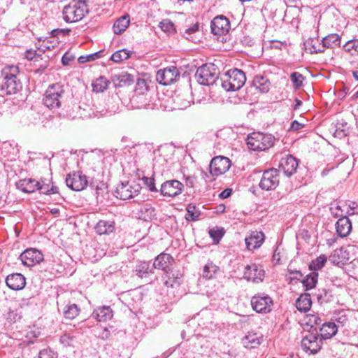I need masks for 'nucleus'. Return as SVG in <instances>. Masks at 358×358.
<instances>
[{"label": "nucleus", "instance_id": "nucleus-1", "mask_svg": "<svg viewBox=\"0 0 358 358\" xmlns=\"http://www.w3.org/2000/svg\"><path fill=\"white\" fill-rule=\"evenodd\" d=\"M19 69L16 66H8L2 71L3 81L1 92L7 95L15 94L22 89V83L18 78Z\"/></svg>", "mask_w": 358, "mask_h": 358}, {"label": "nucleus", "instance_id": "nucleus-2", "mask_svg": "<svg viewBox=\"0 0 358 358\" xmlns=\"http://www.w3.org/2000/svg\"><path fill=\"white\" fill-rule=\"evenodd\" d=\"M245 73L240 69L229 70L220 79V83L222 88L227 91H236L240 90L245 83Z\"/></svg>", "mask_w": 358, "mask_h": 358}, {"label": "nucleus", "instance_id": "nucleus-3", "mask_svg": "<svg viewBox=\"0 0 358 358\" xmlns=\"http://www.w3.org/2000/svg\"><path fill=\"white\" fill-rule=\"evenodd\" d=\"M275 138L271 134L254 132L247 138V145L253 151H265L274 145Z\"/></svg>", "mask_w": 358, "mask_h": 358}, {"label": "nucleus", "instance_id": "nucleus-4", "mask_svg": "<svg viewBox=\"0 0 358 358\" xmlns=\"http://www.w3.org/2000/svg\"><path fill=\"white\" fill-rule=\"evenodd\" d=\"M88 13L85 1H73L66 6L62 11L63 18L66 22H76L81 20Z\"/></svg>", "mask_w": 358, "mask_h": 358}, {"label": "nucleus", "instance_id": "nucleus-5", "mask_svg": "<svg viewBox=\"0 0 358 358\" xmlns=\"http://www.w3.org/2000/svg\"><path fill=\"white\" fill-rule=\"evenodd\" d=\"M219 71L213 64H206L199 67L196 71L195 77L200 85H217Z\"/></svg>", "mask_w": 358, "mask_h": 358}, {"label": "nucleus", "instance_id": "nucleus-6", "mask_svg": "<svg viewBox=\"0 0 358 358\" xmlns=\"http://www.w3.org/2000/svg\"><path fill=\"white\" fill-rule=\"evenodd\" d=\"M64 92L63 86L59 83L50 85L44 94L43 99L44 105L50 109L59 108L61 106L60 99Z\"/></svg>", "mask_w": 358, "mask_h": 358}, {"label": "nucleus", "instance_id": "nucleus-7", "mask_svg": "<svg viewBox=\"0 0 358 358\" xmlns=\"http://www.w3.org/2000/svg\"><path fill=\"white\" fill-rule=\"evenodd\" d=\"M141 189V185L136 181L122 182L115 192L117 198L127 200L138 195Z\"/></svg>", "mask_w": 358, "mask_h": 358}, {"label": "nucleus", "instance_id": "nucleus-8", "mask_svg": "<svg viewBox=\"0 0 358 358\" xmlns=\"http://www.w3.org/2000/svg\"><path fill=\"white\" fill-rule=\"evenodd\" d=\"M279 185V170L270 169L264 171L259 182L262 189L269 191L275 189Z\"/></svg>", "mask_w": 358, "mask_h": 358}, {"label": "nucleus", "instance_id": "nucleus-9", "mask_svg": "<svg viewBox=\"0 0 358 358\" xmlns=\"http://www.w3.org/2000/svg\"><path fill=\"white\" fill-rule=\"evenodd\" d=\"M230 166L231 162L229 158L223 156L215 157L209 165L210 173L213 176H218L227 172Z\"/></svg>", "mask_w": 358, "mask_h": 358}, {"label": "nucleus", "instance_id": "nucleus-10", "mask_svg": "<svg viewBox=\"0 0 358 358\" xmlns=\"http://www.w3.org/2000/svg\"><path fill=\"white\" fill-rule=\"evenodd\" d=\"M251 305L256 312L266 313L271 311L273 301L268 295L259 294L252 298Z\"/></svg>", "mask_w": 358, "mask_h": 358}, {"label": "nucleus", "instance_id": "nucleus-11", "mask_svg": "<svg viewBox=\"0 0 358 358\" xmlns=\"http://www.w3.org/2000/svg\"><path fill=\"white\" fill-rule=\"evenodd\" d=\"M66 186L74 191H81L87 185V177L79 172L70 173L66 178Z\"/></svg>", "mask_w": 358, "mask_h": 358}, {"label": "nucleus", "instance_id": "nucleus-12", "mask_svg": "<svg viewBox=\"0 0 358 358\" xmlns=\"http://www.w3.org/2000/svg\"><path fill=\"white\" fill-rule=\"evenodd\" d=\"M20 259L24 265L30 267L41 263L44 257L40 250L36 248H29L20 255Z\"/></svg>", "mask_w": 358, "mask_h": 358}, {"label": "nucleus", "instance_id": "nucleus-13", "mask_svg": "<svg viewBox=\"0 0 358 358\" xmlns=\"http://www.w3.org/2000/svg\"><path fill=\"white\" fill-rule=\"evenodd\" d=\"M180 75L176 66H170L157 71L156 79L158 83L163 85H169L173 83Z\"/></svg>", "mask_w": 358, "mask_h": 358}, {"label": "nucleus", "instance_id": "nucleus-14", "mask_svg": "<svg viewBox=\"0 0 358 358\" xmlns=\"http://www.w3.org/2000/svg\"><path fill=\"white\" fill-rule=\"evenodd\" d=\"M264 275L265 271L261 265L252 264L245 268L244 278L248 281L261 282L264 280Z\"/></svg>", "mask_w": 358, "mask_h": 358}, {"label": "nucleus", "instance_id": "nucleus-15", "mask_svg": "<svg viewBox=\"0 0 358 358\" xmlns=\"http://www.w3.org/2000/svg\"><path fill=\"white\" fill-rule=\"evenodd\" d=\"M184 185L177 180H170L164 182L161 185V193L164 196L174 197L180 194Z\"/></svg>", "mask_w": 358, "mask_h": 358}, {"label": "nucleus", "instance_id": "nucleus-16", "mask_svg": "<svg viewBox=\"0 0 358 358\" xmlns=\"http://www.w3.org/2000/svg\"><path fill=\"white\" fill-rule=\"evenodd\" d=\"M210 28L214 35L225 34L230 29L229 20L224 15H218L212 20Z\"/></svg>", "mask_w": 358, "mask_h": 358}, {"label": "nucleus", "instance_id": "nucleus-17", "mask_svg": "<svg viewBox=\"0 0 358 358\" xmlns=\"http://www.w3.org/2000/svg\"><path fill=\"white\" fill-rule=\"evenodd\" d=\"M279 171H282L285 175L289 177L296 173L298 167V162L292 155L282 157L279 162Z\"/></svg>", "mask_w": 358, "mask_h": 358}, {"label": "nucleus", "instance_id": "nucleus-18", "mask_svg": "<svg viewBox=\"0 0 358 358\" xmlns=\"http://www.w3.org/2000/svg\"><path fill=\"white\" fill-rule=\"evenodd\" d=\"M329 338L330 337H303L301 341V347L305 352L315 354L321 348L322 339Z\"/></svg>", "mask_w": 358, "mask_h": 358}, {"label": "nucleus", "instance_id": "nucleus-19", "mask_svg": "<svg viewBox=\"0 0 358 358\" xmlns=\"http://www.w3.org/2000/svg\"><path fill=\"white\" fill-rule=\"evenodd\" d=\"M341 38L338 34H331L323 38L322 41V48H317L314 45H312L313 50H310L311 53H320L324 51V48H335L339 47L341 44Z\"/></svg>", "mask_w": 358, "mask_h": 358}, {"label": "nucleus", "instance_id": "nucleus-20", "mask_svg": "<svg viewBox=\"0 0 358 358\" xmlns=\"http://www.w3.org/2000/svg\"><path fill=\"white\" fill-rule=\"evenodd\" d=\"M265 239V236L262 231H252L249 236L245 238L246 248L252 251L261 247Z\"/></svg>", "mask_w": 358, "mask_h": 358}, {"label": "nucleus", "instance_id": "nucleus-21", "mask_svg": "<svg viewBox=\"0 0 358 358\" xmlns=\"http://www.w3.org/2000/svg\"><path fill=\"white\" fill-rule=\"evenodd\" d=\"M6 283L13 290H22L26 285V278L20 273H13L6 277Z\"/></svg>", "mask_w": 358, "mask_h": 358}, {"label": "nucleus", "instance_id": "nucleus-22", "mask_svg": "<svg viewBox=\"0 0 358 358\" xmlns=\"http://www.w3.org/2000/svg\"><path fill=\"white\" fill-rule=\"evenodd\" d=\"M173 262V258L169 255L162 253L158 255L152 263L154 269H162L164 273H169L171 271V264Z\"/></svg>", "mask_w": 358, "mask_h": 358}, {"label": "nucleus", "instance_id": "nucleus-23", "mask_svg": "<svg viewBox=\"0 0 358 358\" xmlns=\"http://www.w3.org/2000/svg\"><path fill=\"white\" fill-rule=\"evenodd\" d=\"M336 232L343 238L348 236L352 230V223L348 216L340 217L336 224Z\"/></svg>", "mask_w": 358, "mask_h": 358}, {"label": "nucleus", "instance_id": "nucleus-24", "mask_svg": "<svg viewBox=\"0 0 358 358\" xmlns=\"http://www.w3.org/2000/svg\"><path fill=\"white\" fill-rule=\"evenodd\" d=\"M113 316V312L110 306H103L94 310L92 317L99 322H106Z\"/></svg>", "mask_w": 358, "mask_h": 358}, {"label": "nucleus", "instance_id": "nucleus-25", "mask_svg": "<svg viewBox=\"0 0 358 358\" xmlns=\"http://www.w3.org/2000/svg\"><path fill=\"white\" fill-rule=\"evenodd\" d=\"M39 181L31 178H24L16 183V187L20 191L25 193H32L37 190Z\"/></svg>", "mask_w": 358, "mask_h": 358}, {"label": "nucleus", "instance_id": "nucleus-26", "mask_svg": "<svg viewBox=\"0 0 358 358\" xmlns=\"http://www.w3.org/2000/svg\"><path fill=\"white\" fill-rule=\"evenodd\" d=\"M253 86L260 92L266 93L270 90L271 83L269 80L264 76H256L253 78Z\"/></svg>", "mask_w": 358, "mask_h": 358}, {"label": "nucleus", "instance_id": "nucleus-27", "mask_svg": "<svg viewBox=\"0 0 358 358\" xmlns=\"http://www.w3.org/2000/svg\"><path fill=\"white\" fill-rule=\"evenodd\" d=\"M154 266L150 262H141L136 265L135 268L136 275L140 278H145L150 273H152Z\"/></svg>", "mask_w": 358, "mask_h": 358}, {"label": "nucleus", "instance_id": "nucleus-28", "mask_svg": "<svg viewBox=\"0 0 358 358\" xmlns=\"http://www.w3.org/2000/svg\"><path fill=\"white\" fill-rule=\"evenodd\" d=\"M95 230L97 234H109L115 230V223L110 220H100L95 226Z\"/></svg>", "mask_w": 358, "mask_h": 358}, {"label": "nucleus", "instance_id": "nucleus-29", "mask_svg": "<svg viewBox=\"0 0 358 358\" xmlns=\"http://www.w3.org/2000/svg\"><path fill=\"white\" fill-rule=\"evenodd\" d=\"M182 275L178 271H173L171 268L169 273H164L162 277L164 280V285L167 287H173L175 285H179V280L181 278Z\"/></svg>", "mask_w": 358, "mask_h": 358}, {"label": "nucleus", "instance_id": "nucleus-30", "mask_svg": "<svg viewBox=\"0 0 358 358\" xmlns=\"http://www.w3.org/2000/svg\"><path fill=\"white\" fill-rule=\"evenodd\" d=\"M311 298L309 294H301L296 301V308L301 312H307L311 307Z\"/></svg>", "mask_w": 358, "mask_h": 358}, {"label": "nucleus", "instance_id": "nucleus-31", "mask_svg": "<svg viewBox=\"0 0 358 358\" xmlns=\"http://www.w3.org/2000/svg\"><path fill=\"white\" fill-rule=\"evenodd\" d=\"M129 15H124L118 18L114 23L113 29L115 34H121L123 33L129 24Z\"/></svg>", "mask_w": 358, "mask_h": 358}, {"label": "nucleus", "instance_id": "nucleus-32", "mask_svg": "<svg viewBox=\"0 0 358 358\" xmlns=\"http://www.w3.org/2000/svg\"><path fill=\"white\" fill-rule=\"evenodd\" d=\"M113 80L115 86L120 87L125 85H130L134 83L133 76L127 73H122L118 76H115Z\"/></svg>", "mask_w": 358, "mask_h": 358}, {"label": "nucleus", "instance_id": "nucleus-33", "mask_svg": "<svg viewBox=\"0 0 358 358\" xmlns=\"http://www.w3.org/2000/svg\"><path fill=\"white\" fill-rule=\"evenodd\" d=\"M339 325L334 322H328L322 324L320 329V336H336L338 332Z\"/></svg>", "mask_w": 358, "mask_h": 358}, {"label": "nucleus", "instance_id": "nucleus-34", "mask_svg": "<svg viewBox=\"0 0 358 358\" xmlns=\"http://www.w3.org/2000/svg\"><path fill=\"white\" fill-rule=\"evenodd\" d=\"M346 203L343 202H334L331 204L330 212L335 217H346L344 212L346 213Z\"/></svg>", "mask_w": 358, "mask_h": 358}, {"label": "nucleus", "instance_id": "nucleus-35", "mask_svg": "<svg viewBox=\"0 0 358 358\" xmlns=\"http://www.w3.org/2000/svg\"><path fill=\"white\" fill-rule=\"evenodd\" d=\"M22 308L20 306L10 307L6 315L9 322H16L22 317Z\"/></svg>", "mask_w": 358, "mask_h": 358}, {"label": "nucleus", "instance_id": "nucleus-36", "mask_svg": "<svg viewBox=\"0 0 358 358\" xmlns=\"http://www.w3.org/2000/svg\"><path fill=\"white\" fill-rule=\"evenodd\" d=\"M219 268L212 262H208L203 266L202 276L206 279H212L215 276Z\"/></svg>", "mask_w": 358, "mask_h": 358}, {"label": "nucleus", "instance_id": "nucleus-37", "mask_svg": "<svg viewBox=\"0 0 358 358\" xmlns=\"http://www.w3.org/2000/svg\"><path fill=\"white\" fill-rule=\"evenodd\" d=\"M345 253L343 248L336 249L329 257V260L334 265H338L345 259Z\"/></svg>", "mask_w": 358, "mask_h": 358}, {"label": "nucleus", "instance_id": "nucleus-38", "mask_svg": "<svg viewBox=\"0 0 358 358\" xmlns=\"http://www.w3.org/2000/svg\"><path fill=\"white\" fill-rule=\"evenodd\" d=\"M108 80L106 78L101 76L93 81V83H92L93 91L96 92L97 93L103 92L104 90H106L108 88Z\"/></svg>", "mask_w": 358, "mask_h": 358}, {"label": "nucleus", "instance_id": "nucleus-39", "mask_svg": "<svg viewBox=\"0 0 358 358\" xmlns=\"http://www.w3.org/2000/svg\"><path fill=\"white\" fill-rule=\"evenodd\" d=\"M187 213L185 215V219L187 221H195L198 220L201 215L200 210L196 207L194 204L189 203L187 206Z\"/></svg>", "mask_w": 358, "mask_h": 358}, {"label": "nucleus", "instance_id": "nucleus-40", "mask_svg": "<svg viewBox=\"0 0 358 358\" xmlns=\"http://www.w3.org/2000/svg\"><path fill=\"white\" fill-rule=\"evenodd\" d=\"M318 273L312 271L310 274L307 275L306 278L302 280L303 286L306 289H310L315 287L317 282Z\"/></svg>", "mask_w": 358, "mask_h": 358}, {"label": "nucleus", "instance_id": "nucleus-41", "mask_svg": "<svg viewBox=\"0 0 358 358\" xmlns=\"http://www.w3.org/2000/svg\"><path fill=\"white\" fill-rule=\"evenodd\" d=\"M262 337H242L241 344L248 349H254L257 348L260 343Z\"/></svg>", "mask_w": 358, "mask_h": 358}, {"label": "nucleus", "instance_id": "nucleus-42", "mask_svg": "<svg viewBox=\"0 0 358 358\" xmlns=\"http://www.w3.org/2000/svg\"><path fill=\"white\" fill-rule=\"evenodd\" d=\"M80 308L76 304H69L66 306L64 310V315L66 319L73 320L78 315Z\"/></svg>", "mask_w": 358, "mask_h": 358}, {"label": "nucleus", "instance_id": "nucleus-43", "mask_svg": "<svg viewBox=\"0 0 358 358\" xmlns=\"http://www.w3.org/2000/svg\"><path fill=\"white\" fill-rule=\"evenodd\" d=\"M37 190L45 194H52L58 192L57 187L50 185V183H45L44 180L39 182V185L37 187Z\"/></svg>", "mask_w": 358, "mask_h": 358}, {"label": "nucleus", "instance_id": "nucleus-44", "mask_svg": "<svg viewBox=\"0 0 358 358\" xmlns=\"http://www.w3.org/2000/svg\"><path fill=\"white\" fill-rule=\"evenodd\" d=\"M131 51L127 49H122L115 52L110 57V59L114 62H120L130 57Z\"/></svg>", "mask_w": 358, "mask_h": 358}, {"label": "nucleus", "instance_id": "nucleus-45", "mask_svg": "<svg viewBox=\"0 0 358 358\" xmlns=\"http://www.w3.org/2000/svg\"><path fill=\"white\" fill-rule=\"evenodd\" d=\"M327 260V257L324 255H321L315 260L311 262L309 265V268L311 271L316 272L317 271L320 270L324 266Z\"/></svg>", "mask_w": 358, "mask_h": 358}, {"label": "nucleus", "instance_id": "nucleus-46", "mask_svg": "<svg viewBox=\"0 0 358 358\" xmlns=\"http://www.w3.org/2000/svg\"><path fill=\"white\" fill-rule=\"evenodd\" d=\"M343 48L352 55H358V39L349 40L344 44Z\"/></svg>", "mask_w": 358, "mask_h": 358}, {"label": "nucleus", "instance_id": "nucleus-47", "mask_svg": "<svg viewBox=\"0 0 358 358\" xmlns=\"http://www.w3.org/2000/svg\"><path fill=\"white\" fill-rule=\"evenodd\" d=\"M316 296L320 304L329 302L332 296L331 292L324 289H318Z\"/></svg>", "mask_w": 358, "mask_h": 358}, {"label": "nucleus", "instance_id": "nucleus-48", "mask_svg": "<svg viewBox=\"0 0 358 358\" xmlns=\"http://www.w3.org/2000/svg\"><path fill=\"white\" fill-rule=\"evenodd\" d=\"M224 234V231L222 228H213L209 231V235L213 238V241L218 243Z\"/></svg>", "mask_w": 358, "mask_h": 358}, {"label": "nucleus", "instance_id": "nucleus-49", "mask_svg": "<svg viewBox=\"0 0 358 358\" xmlns=\"http://www.w3.org/2000/svg\"><path fill=\"white\" fill-rule=\"evenodd\" d=\"M103 53V50H100V51L96 52L94 53L87 55L86 56H80L78 58V62L80 64H83L87 62L94 61L98 58H100Z\"/></svg>", "mask_w": 358, "mask_h": 358}, {"label": "nucleus", "instance_id": "nucleus-50", "mask_svg": "<svg viewBox=\"0 0 358 358\" xmlns=\"http://www.w3.org/2000/svg\"><path fill=\"white\" fill-rule=\"evenodd\" d=\"M290 78L295 87L298 88L302 85L303 76L301 73L293 72L290 76Z\"/></svg>", "mask_w": 358, "mask_h": 358}, {"label": "nucleus", "instance_id": "nucleus-51", "mask_svg": "<svg viewBox=\"0 0 358 358\" xmlns=\"http://www.w3.org/2000/svg\"><path fill=\"white\" fill-rule=\"evenodd\" d=\"M302 273L300 271L288 270V274L286 275V280L292 283L294 280H298L302 277Z\"/></svg>", "mask_w": 358, "mask_h": 358}, {"label": "nucleus", "instance_id": "nucleus-52", "mask_svg": "<svg viewBox=\"0 0 358 358\" xmlns=\"http://www.w3.org/2000/svg\"><path fill=\"white\" fill-rule=\"evenodd\" d=\"M141 179L150 192H157V189L155 187V180L153 178L143 176Z\"/></svg>", "mask_w": 358, "mask_h": 358}, {"label": "nucleus", "instance_id": "nucleus-53", "mask_svg": "<svg viewBox=\"0 0 358 358\" xmlns=\"http://www.w3.org/2000/svg\"><path fill=\"white\" fill-rule=\"evenodd\" d=\"M229 134H233V131L230 129H224L218 131L216 136L217 138L223 140L224 142H227Z\"/></svg>", "mask_w": 358, "mask_h": 358}, {"label": "nucleus", "instance_id": "nucleus-54", "mask_svg": "<svg viewBox=\"0 0 358 358\" xmlns=\"http://www.w3.org/2000/svg\"><path fill=\"white\" fill-rule=\"evenodd\" d=\"M38 358H57V354L50 349H43L40 351Z\"/></svg>", "mask_w": 358, "mask_h": 358}, {"label": "nucleus", "instance_id": "nucleus-55", "mask_svg": "<svg viewBox=\"0 0 358 358\" xmlns=\"http://www.w3.org/2000/svg\"><path fill=\"white\" fill-rule=\"evenodd\" d=\"M159 27L164 32H170L174 29V24L169 20H162L159 24Z\"/></svg>", "mask_w": 358, "mask_h": 358}, {"label": "nucleus", "instance_id": "nucleus-56", "mask_svg": "<svg viewBox=\"0 0 358 358\" xmlns=\"http://www.w3.org/2000/svg\"><path fill=\"white\" fill-rule=\"evenodd\" d=\"M197 182V178L194 176H188L185 177V183L188 187L193 188Z\"/></svg>", "mask_w": 358, "mask_h": 358}, {"label": "nucleus", "instance_id": "nucleus-57", "mask_svg": "<svg viewBox=\"0 0 358 358\" xmlns=\"http://www.w3.org/2000/svg\"><path fill=\"white\" fill-rule=\"evenodd\" d=\"M348 131L345 129H341L337 127L334 132V136L336 138H342L347 136Z\"/></svg>", "mask_w": 358, "mask_h": 358}, {"label": "nucleus", "instance_id": "nucleus-58", "mask_svg": "<svg viewBox=\"0 0 358 358\" xmlns=\"http://www.w3.org/2000/svg\"><path fill=\"white\" fill-rule=\"evenodd\" d=\"M356 207L357 204L355 202H350L348 206L346 204V214L349 215H354L355 213L354 210L356 208Z\"/></svg>", "mask_w": 358, "mask_h": 358}, {"label": "nucleus", "instance_id": "nucleus-59", "mask_svg": "<svg viewBox=\"0 0 358 358\" xmlns=\"http://www.w3.org/2000/svg\"><path fill=\"white\" fill-rule=\"evenodd\" d=\"M36 55V51L34 50H27L24 53V57L28 60H32Z\"/></svg>", "mask_w": 358, "mask_h": 358}, {"label": "nucleus", "instance_id": "nucleus-60", "mask_svg": "<svg viewBox=\"0 0 358 358\" xmlns=\"http://www.w3.org/2000/svg\"><path fill=\"white\" fill-rule=\"evenodd\" d=\"M231 189H225L219 194V197L222 199H227L231 196Z\"/></svg>", "mask_w": 358, "mask_h": 358}, {"label": "nucleus", "instance_id": "nucleus-61", "mask_svg": "<svg viewBox=\"0 0 358 358\" xmlns=\"http://www.w3.org/2000/svg\"><path fill=\"white\" fill-rule=\"evenodd\" d=\"M303 127V124H301L299 122H297L296 120H294L292 122V123L291 124L290 129L294 130V131H297V130L301 129Z\"/></svg>", "mask_w": 358, "mask_h": 358}, {"label": "nucleus", "instance_id": "nucleus-62", "mask_svg": "<svg viewBox=\"0 0 358 358\" xmlns=\"http://www.w3.org/2000/svg\"><path fill=\"white\" fill-rule=\"evenodd\" d=\"M348 320L347 317L345 315H341L336 318V321L337 322L336 324L339 325V327L341 326H343V324Z\"/></svg>", "mask_w": 358, "mask_h": 358}, {"label": "nucleus", "instance_id": "nucleus-63", "mask_svg": "<svg viewBox=\"0 0 358 358\" xmlns=\"http://www.w3.org/2000/svg\"><path fill=\"white\" fill-rule=\"evenodd\" d=\"M72 59V57L66 53L62 58V62L64 65H68Z\"/></svg>", "mask_w": 358, "mask_h": 358}, {"label": "nucleus", "instance_id": "nucleus-64", "mask_svg": "<svg viewBox=\"0 0 358 358\" xmlns=\"http://www.w3.org/2000/svg\"><path fill=\"white\" fill-rule=\"evenodd\" d=\"M199 29V24L197 23L193 24L192 26H191L190 27H189L188 29H186L185 32L187 34H193V33H195L196 31H197Z\"/></svg>", "mask_w": 358, "mask_h": 358}]
</instances>
